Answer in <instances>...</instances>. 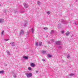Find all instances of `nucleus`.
Listing matches in <instances>:
<instances>
[{"mask_svg":"<svg viewBox=\"0 0 78 78\" xmlns=\"http://www.w3.org/2000/svg\"><path fill=\"white\" fill-rule=\"evenodd\" d=\"M26 76H27V78H30L31 76H32V74L31 73H27L26 74Z\"/></svg>","mask_w":78,"mask_h":78,"instance_id":"obj_1","label":"nucleus"},{"mask_svg":"<svg viewBox=\"0 0 78 78\" xmlns=\"http://www.w3.org/2000/svg\"><path fill=\"white\" fill-rule=\"evenodd\" d=\"M23 58L25 59H28V57H27L25 55H24L23 56Z\"/></svg>","mask_w":78,"mask_h":78,"instance_id":"obj_2","label":"nucleus"},{"mask_svg":"<svg viewBox=\"0 0 78 78\" xmlns=\"http://www.w3.org/2000/svg\"><path fill=\"white\" fill-rule=\"evenodd\" d=\"M56 44L57 45H61V42L60 41H58L56 42Z\"/></svg>","mask_w":78,"mask_h":78,"instance_id":"obj_3","label":"nucleus"},{"mask_svg":"<svg viewBox=\"0 0 78 78\" xmlns=\"http://www.w3.org/2000/svg\"><path fill=\"white\" fill-rule=\"evenodd\" d=\"M4 22V20L3 19H0V23H3Z\"/></svg>","mask_w":78,"mask_h":78,"instance_id":"obj_4","label":"nucleus"},{"mask_svg":"<svg viewBox=\"0 0 78 78\" xmlns=\"http://www.w3.org/2000/svg\"><path fill=\"white\" fill-rule=\"evenodd\" d=\"M42 42H40L38 43V45H39V46H41V45H42Z\"/></svg>","mask_w":78,"mask_h":78,"instance_id":"obj_5","label":"nucleus"},{"mask_svg":"<svg viewBox=\"0 0 78 78\" xmlns=\"http://www.w3.org/2000/svg\"><path fill=\"white\" fill-rule=\"evenodd\" d=\"M69 32L67 31L66 32V36H69Z\"/></svg>","mask_w":78,"mask_h":78,"instance_id":"obj_6","label":"nucleus"},{"mask_svg":"<svg viewBox=\"0 0 78 78\" xmlns=\"http://www.w3.org/2000/svg\"><path fill=\"white\" fill-rule=\"evenodd\" d=\"M20 34H24V32H23V31L21 30V32H20Z\"/></svg>","mask_w":78,"mask_h":78,"instance_id":"obj_7","label":"nucleus"},{"mask_svg":"<svg viewBox=\"0 0 78 78\" xmlns=\"http://www.w3.org/2000/svg\"><path fill=\"white\" fill-rule=\"evenodd\" d=\"M48 58H51V57H52V56L51 55H47Z\"/></svg>","mask_w":78,"mask_h":78,"instance_id":"obj_8","label":"nucleus"},{"mask_svg":"<svg viewBox=\"0 0 78 78\" xmlns=\"http://www.w3.org/2000/svg\"><path fill=\"white\" fill-rule=\"evenodd\" d=\"M24 5L25 8H28V7L27 5L25 4H24Z\"/></svg>","mask_w":78,"mask_h":78,"instance_id":"obj_9","label":"nucleus"},{"mask_svg":"<svg viewBox=\"0 0 78 78\" xmlns=\"http://www.w3.org/2000/svg\"><path fill=\"white\" fill-rule=\"evenodd\" d=\"M31 66H32V67H34V66H35V64L33 63H32L31 64Z\"/></svg>","mask_w":78,"mask_h":78,"instance_id":"obj_10","label":"nucleus"},{"mask_svg":"<svg viewBox=\"0 0 78 78\" xmlns=\"http://www.w3.org/2000/svg\"><path fill=\"white\" fill-rule=\"evenodd\" d=\"M3 73H4V71L3 70L0 71V73L1 74H3Z\"/></svg>","mask_w":78,"mask_h":78,"instance_id":"obj_11","label":"nucleus"},{"mask_svg":"<svg viewBox=\"0 0 78 78\" xmlns=\"http://www.w3.org/2000/svg\"><path fill=\"white\" fill-rule=\"evenodd\" d=\"M55 31H54V30H51V34H53V33H54Z\"/></svg>","mask_w":78,"mask_h":78,"instance_id":"obj_12","label":"nucleus"},{"mask_svg":"<svg viewBox=\"0 0 78 78\" xmlns=\"http://www.w3.org/2000/svg\"><path fill=\"white\" fill-rule=\"evenodd\" d=\"M61 32L62 34H64V31H61Z\"/></svg>","mask_w":78,"mask_h":78,"instance_id":"obj_13","label":"nucleus"},{"mask_svg":"<svg viewBox=\"0 0 78 78\" xmlns=\"http://www.w3.org/2000/svg\"><path fill=\"white\" fill-rule=\"evenodd\" d=\"M4 33V31H2L1 32V34H2V35H3Z\"/></svg>","mask_w":78,"mask_h":78,"instance_id":"obj_14","label":"nucleus"},{"mask_svg":"<svg viewBox=\"0 0 78 78\" xmlns=\"http://www.w3.org/2000/svg\"><path fill=\"white\" fill-rule=\"evenodd\" d=\"M28 69L29 70H31V67H29L28 68Z\"/></svg>","mask_w":78,"mask_h":78,"instance_id":"obj_15","label":"nucleus"},{"mask_svg":"<svg viewBox=\"0 0 78 78\" xmlns=\"http://www.w3.org/2000/svg\"><path fill=\"white\" fill-rule=\"evenodd\" d=\"M47 14H48V15H49V14H50V12H49V11L47 12Z\"/></svg>","mask_w":78,"mask_h":78,"instance_id":"obj_16","label":"nucleus"},{"mask_svg":"<svg viewBox=\"0 0 78 78\" xmlns=\"http://www.w3.org/2000/svg\"><path fill=\"white\" fill-rule=\"evenodd\" d=\"M42 53L43 54H44V53H46V51H43V52H42Z\"/></svg>","mask_w":78,"mask_h":78,"instance_id":"obj_17","label":"nucleus"},{"mask_svg":"<svg viewBox=\"0 0 78 78\" xmlns=\"http://www.w3.org/2000/svg\"><path fill=\"white\" fill-rule=\"evenodd\" d=\"M70 76H73L74 75V74H73V73L70 74Z\"/></svg>","mask_w":78,"mask_h":78,"instance_id":"obj_18","label":"nucleus"},{"mask_svg":"<svg viewBox=\"0 0 78 78\" xmlns=\"http://www.w3.org/2000/svg\"><path fill=\"white\" fill-rule=\"evenodd\" d=\"M7 52L8 53V54L9 55H10V52L9 51H7Z\"/></svg>","mask_w":78,"mask_h":78,"instance_id":"obj_19","label":"nucleus"},{"mask_svg":"<svg viewBox=\"0 0 78 78\" xmlns=\"http://www.w3.org/2000/svg\"><path fill=\"white\" fill-rule=\"evenodd\" d=\"M13 77H14V78L16 77V75H13Z\"/></svg>","mask_w":78,"mask_h":78,"instance_id":"obj_20","label":"nucleus"},{"mask_svg":"<svg viewBox=\"0 0 78 78\" xmlns=\"http://www.w3.org/2000/svg\"><path fill=\"white\" fill-rule=\"evenodd\" d=\"M35 44H36V46H37L38 45L37 43H35Z\"/></svg>","mask_w":78,"mask_h":78,"instance_id":"obj_21","label":"nucleus"},{"mask_svg":"<svg viewBox=\"0 0 78 78\" xmlns=\"http://www.w3.org/2000/svg\"><path fill=\"white\" fill-rule=\"evenodd\" d=\"M42 61H45V59H44V58L42 59Z\"/></svg>","mask_w":78,"mask_h":78,"instance_id":"obj_22","label":"nucleus"},{"mask_svg":"<svg viewBox=\"0 0 78 78\" xmlns=\"http://www.w3.org/2000/svg\"><path fill=\"white\" fill-rule=\"evenodd\" d=\"M44 30H46V29H47V28L46 27L45 28H44Z\"/></svg>","mask_w":78,"mask_h":78,"instance_id":"obj_23","label":"nucleus"},{"mask_svg":"<svg viewBox=\"0 0 78 78\" xmlns=\"http://www.w3.org/2000/svg\"><path fill=\"white\" fill-rule=\"evenodd\" d=\"M70 57V56L69 55H68L67 58H69Z\"/></svg>","mask_w":78,"mask_h":78,"instance_id":"obj_24","label":"nucleus"},{"mask_svg":"<svg viewBox=\"0 0 78 78\" xmlns=\"http://www.w3.org/2000/svg\"><path fill=\"white\" fill-rule=\"evenodd\" d=\"M32 31L33 32V31H34V30L33 29L32 30Z\"/></svg>","mask_w":78,"mask_h":78,"instance_id":"obj_25","label":"nucleus"},{"mask_svg":"<svg viewBox=\"0 0 78 78\" xmlns=\"http://www.w3.org/2000/svg\"><path fill=\"white\" fill-rule=\"evenodd\" d=\"M8 40H8V39L5 40V41H8Z\"/></svg>","mask_w":78,"mask_h":78,"instance_id":"obj_26","label":"nucleus"},{"mask_svg":"<svg viewBox=\"0 0 78 78\" xmlns=\"http://www.w3.org/2000/svg\"><path fill=\"white\" fill-rule=\"evenodd\" d=\"M37 72H38L37 71H36V73H37Z\"/></svg>","mask_w":78,"mask_h":78,"instance_id":"obj_27","label":"nucleus"},{"mask_svg":"<svg viewBox=\"0 0 78 78\" xmlns=\"http://www.w3.org/2000/svg\"><path fill=\"white\" fill-rule=\"evenodd\" d=\"M37 4H38V5H39V3H38Z\"/></svg>","mask_w":78,"mask_h":78,"instance_id":"obj_28","label":"nucleus"}]
</instances>
